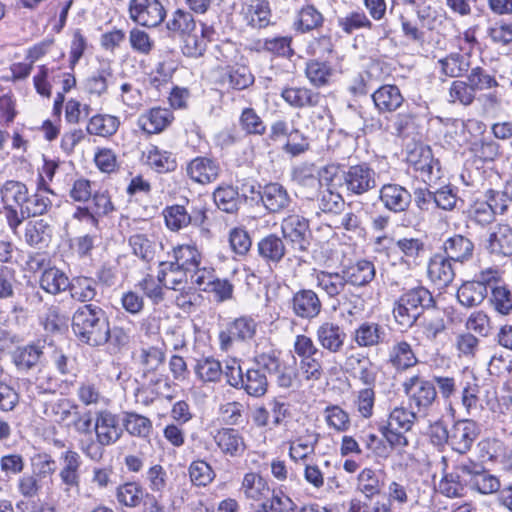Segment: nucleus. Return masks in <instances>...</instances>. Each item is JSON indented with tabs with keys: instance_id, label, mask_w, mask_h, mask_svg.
Returning a JSON list of instances; mask_svg holds the SVG:
<instances>
[{
	"instance_id": "f257e3e1",
	"label": "nucleus",
	"mask_w": 512,
	"mask_h": 512,
	"mask_svg": "<svg viewBox=\"0 0 512 512\" xmlns=\"http://www.w3.org/2000/svg\"><path fill=\"white\" fill-rule=\"evenodd\" d=\"M72 331L83 344L98 347L107 343L109 320L103 308L95 304H84L72 316Z\"/></svg>"
},
{
	"instance_id": "f03ea898",
	"label": "nucleus",
	"mask_w": 512,
	"mask_h": 512,
	"mask_svg": "<svg viewBox=\"0 0 512 512\" xmlns=\"http://www.w3.org/2000/svg\"><path fill=\"white\" fill-rule=\"evenodd\" d=\"M293 351L299 362L297 368L307 381H318L324 376L323 357L324 352L312 340L311 337L299 334L295 337Z\"/></svg>"
},
{
	"instance_id": "7ed1b4c3",
	"label": "nucleus",
	"mask_w": 512,
	"mask_h": 512,
	"mask_svg": "<svg viewBox=\"0 0 512 512\" xmlns=\"http://www.w3.org/2000/svg\"><path fill=\"white\" fill-rule=\"evenodd\" d=\"M402 387L410 408L426 418L437 399L434 383L424 377L414 375L407 378Z\"/></svg>"
},
{
	"instance_id": "20e7f679",
	"label": "nucleus",
	"mask_w": 512,
	"mask_h": 512,
	"mask_svg": "<svg viewBox=\"0 0 512 512\" xmlns=\"http://www.w3.org/2000/svg\"><path fill=\"white\" fill-rule=\"evenodd\" d=\"M341 180V186L351 196H362L377 187V173L366 162L342 170Z\"/></svg>"
},
{
	"instance_id": "39448f33",
	"label": "nucleus",
	"mask_w": 512,
	"mask_h": 512,
	"mask_svg": "<svg viewBox=\"0 0 512 512\" xmlns=\"http://www.w3.org/2000/svg\"><path fill=\"white\" fill-rule=\"evenodd\" d=\"M47 342L37 339L25 345L17 346L11 353V359L20 373H28L33 370L41 371L46 362Z\"/></svg>"
},
{
	"instance_id": "423d86ee",
	"label": "nucleus",
	"mask_w": 512,
	"mask_h": 512,
	"mask_svg": "<svg viewBox=\"0 0 512 512\" xmlns=\"http://www.w3.org/2000/svg\"><path fill=\"white\" fill-rule=\"evenodd\" d=\"M495 270L482 271L476 279L463 283L457 291L459 303L467 308L480 305L487 297L491 282L496 280Z\"/></svg>"
},
{
	"instance_id": "0eeeda50",
	"label": "nucleus",
	"mask_w": 512,
	"mask_h": 512,
	"mask_svg": "<svg viewBox=\"0 0 512 512\" xmlns=\"http://www.w3.org/2000/svg\"><path fill=\"white\" fill-rule=\"evenodd\" d=\"M337 171V166L327 165L321 170L319 175H316L311 167L302 166L293 171L292 180L304 197L312 199L321 188V178L325 181H332Z\"/></svg>"
},
{
	"instance_id": "6e6552de",
	"label": "nucleus",
	"mask_w": 512,
	"mask_h": 512,
	"mask_svg": "<svg viewBox=\"0 0 512 512\" xmlns=\"http://www.w3.org/2000/svg\"><path fill=\"white\" fill-rule=\"evenodd\" d=\"M257 330L256 321L250 316H240L226 323L219 332V343L222 351L232 348L234 342H246L251 340Z\"/></svg>"
},
{
	"instance_id": "1a4fd4ad",
	"label": "nucleus",
	"mask_w": 512,
	"mask_h": 512,
	"mask_svg": "<svg viewBox=\"0 0 512 512\" xmlns=\"http://www.w3.org/2000/svg\"><path fill=\"white\" fill-rule=\"evenodd\" d=\"M281 231L293 249L301 252L309 249L312 233L305 217L298 214L288 215L281 222Z\"/></svg>"
},
{
	"instance_id": "9d476101",
	"label": "nucleus",
	"mask_w": 512,
	"mask_h": 512,
	"mask_svg": "<svg viewBox=\"0 0 512 512\" xmlns=\"http://www.w3.org/2000/svg\"><path fill=\"white\" fill-rule=\"evenodd\" d=\"M130 19L144 27H157L165 18L166 11L160 0H130Z\"/></svg>"
},
{
	"instance_id": "9b49d317",
	"label": "nucleus",
	"mask_w": 512,
	"mask_h": 512,
	"mask_svg": "<svg viewBox=\"0 0 512 512\" xmlns=\"http://www.w3.org/2000/svg\"><path fill=\"white\" fill-rule=\"evenodd\" d=\"M93 430L98 442L103 446L114 445L123 435L119 416L106 409L95 413Z\"/></svg>"
},
{
	"instance_id": "f8f14e48",
	"label": "nucleus",
	"mask_w": 512,
	"mask_h": 512,
	"mask_svg": "<svg viewBox=\"0 0 512 512\" xmlns=\"http://www.w3.org/2000/svg\"><path fill=\"white\" fill-rule=\"evenodd\" d=\"M315 338L324 353L339 354L344 350L347 334L337 323L324 321L316 327Z\"/></svg>"
},
{
	"instance_id": "ddd939ff",
	"label": "nucleus",
	"mask_w": 512,
	"mask_h": 512,
	"mask_svg": "<svg viewBox=\"0 0 512 512\" xmlns=\"http://www.w3.org/2000/svg\"><path fill=\"white\" fill-rule=\"evenodd\" d=\"M288 305L293 314L303 320L316 318L322 310V302L312 289H299L293 293Z\"/></svg>"
},
{
	"instance_id": "4468645a",
	"label": "nucleus",
	"mask_w": 512,
	"mask_h": 512,
	"mask_svg": "<svg viewBox=\"0 0 512 512\" xmlns=\"http://www.w3.org/2000/svg\"><path fill=\"white\" fill-rule=\"evenodd\" d=\"M479 434L480 427L475 421H457L450 429L449 446L459 454H466L470 451Z\"/></svg>"
},
{
	"instance_id": "2eb2a0df",
	"label": "nucleus",
	"mask_w": 512,
	"mask_h": 512,
	"mask_svg": "<svg viewBox=\"0 0 512 512\" xmlns=\"http://www.w3.org/2000/svg\"><path fill=\"white\" fill-rule=\"evenodd\" d=\"M219 162L211 157L197 156L186 166L187 176L195 183L202 185L215 182L220 176Z\"/></svg>"
},
{
	"instance_id": "dca6fc26",
	"label": "nucleus",
	"mask_w": 512,
	"mask_h": 512,
	"mask_svg": "<svg viewBox=\"0 0 512 512\" xmlns=\"http://www.w3.org/2000/svg\"><path fill=\"white\" fill-rule=\"evenodd\" d=\"M395 249L400 253L401 263L409 268L421 265L427 254L426 243L418 237H402L395 241Z\"/></svg>"
},
{
	"instance_id": "f3484780",
	"label": "nucleus",
	"mask_w": 512,
	"mask_h": 512,
	"mask_svg": "<svg viewBox=\"0 0 512 512\" xmlns=\"http://www.w3.org/2000/svg\"><path fill=\"white\" fill-rule=\"evenodd\" d=\"M379 200L390 212L402 213L408 210L412 202V195L399 184L387 183L379 190Z\"/></svg>"
},
{
	"instance_id": "a211bd4d",
	"label": "nucleus",
	"mask_w": 512,
	"mask_h": 512,
	"mask_svg": "<svg viewBox=\"0 0 512 512\" xmlns=\"http://www.w3.org/2000/svg\"><path fill=\"white\" fill-rule=\"evenodd\" d=\"M250 193H256L253 185L250 186ZM264 207L271 213H278L286 209L291 202V198L286 190L279 183L266 184L261 191H257Z\"/></svg>"
},
{
	"instance_id": "6ab92c4d",
	"label": "nucleus",
	"mask_w": 512,
	"mask_h": 512,
	"mask_svg": "<svg viewBox=\"0 0 512 512\" xmlns=\"http://www.w3.org/2000/svg\"><path fill=\"white\" fill-rule=\"evenodd\" d=\"M375 108L380 114L393 113L404 103V96L394 84H384L371 95Z\"/></svg>"
},
{
	"instance_id": "aec40b11",
	"label": "nucleus",
	"mask_w": 512,
	"mask_h": 512,
	"mask_svg": "<svg viewBox=\"0 0 512 512\" xmlns=\"http://www.w3.org/2000/svg\"><path fill=\"white\" fill-rule=\"evenodd\" d=\"M408 161L413 165L416 171L421 173L422 177H427L429 181L440 177L439 161L434 159L429 146L416 147L410 152Z\"/></svg>"
},
{
	"instance_id": "412c9836",
	"label": "nucleus",
	"mask_w": 512,
	"mask_h": 512,
	"mask_svg": "<svg viewBox=\"0 0 512 512\" xmlns=\"http://www.w3.org/2000/svg\"><path fill=\"white\" fill-rule=\"evenodd\" d=\"M470 477V487L480 494L488 495L500 490L499 478L487 470L481 463L472 460L470 470H467Z\"/></svg>"
},
{
	"instance_id": "4be33fe9",
	"label": "nucleus",
	"mask_w": 512,
	"mask_h": 512,
	"mask_svg": "<svg viewBox=\"0 0 512 512\" xmlns=\"http://www.w3.org/2000/svg\"><path fill=\"white\" fill-rule=\"evenodd\" d=\"M281 98L294 109L312 108L320 104L323 96L307 87H284Z\"/></svg>"
},
{
	"instance_id": "5701e85b",
	"label": "nucleus",
	"mask_w": 512,
	"mask_h": 512,
	"mask_svg": "<svg viewBox=\"0 0 512 512\" xmlns=\"http://www.w3.org/2000/svg\"><path fill=\"white\" fill-rule=\"evenodd\" d=\"M342 271L351 289L367 286L376 276L374 263L366 259L344 266Z\"/></svg>"
},
{
	"instance_id": "b1692460",
	"label": "nucleus",
	"mask_w": 512,
	"mask_h": 512,
	"mask_svg": "<svg viewBox=\"0 0 512 512\" xmlns=\"http://www.w3.org/2000/svg\"><path fill=\"white\" fill-rule=\"evenodd\" d=\"M316 285L329 299H337L350 289L343 271L320 270L315 273Z\"/></svg>"
},
{
	"instance_id": "393cba45",
	"label": "nucleus",
	"mask_w": 512,
	"mask_h": 512,
	"mask_svg": "<svg viewBox=\"0 0 512 512\" xmlns=\"http://www.w3.org/2000/svg\"><path fill=\"white\" fill-rule=\"evenodd\" d=\"M387 332L376 322H363L352 333V339L361 348H370L384 344Z\"/></svg>"
},
{
	"instance_id": "a878e982",
	"label": "nucleus",
	"mask_w": 512,
	"mask_h": 512,
	"mask_svg": "<svg viewBox=\"0 0 512 512\" xmlns=\"http://www.w3.org/2000/svg\"><path fill=\"white\" fill-rule=\"evenodd\" d=\"M214 440L221 452L229 457H241L246 444L242 434L234 428H222L214 436Z\"/></svg>"
},
{
	"instance_id": "bb28decb",
	"label": "nucleus",
	"mask_w": 512,
	"mask_h": 512,
	"mask_svg": "<svg viewBox=\"0 0 512 512\" xmlns=\"http://www.w3.org/2000/svg\"><path fill=\"white\" fill-rule=\"evenodd\" d=\"M427 274L429 279L441 288L447 287L455 277L451 260L444 254L440 253H437L430 258Z\"/></svg>"
},
{
	"instance_id": "cd10ccee",
	"label": "nucleus",
	"mask_w": 512,
	"mask_h": 512,
	"mask_svg": "<svg viewBox=\"0 0 512 512\" xmlns=\"http://www.w3.org/2000/svg\"><path fill=\"white\" fill-rule=\"evenodd\" d=\"M442 249L451 261L464 263L473 257L474 243L461 234H455L443 242Z\"/></svg>"
},
{
	"instance_id": "c85d7f7f",
	"label": "nucleus",
	"mask_w": 512,
	"mask_h": 512,
	"mask_svg": "<svg viewBox=\"0 0 512 512\" xmlns=\"http://www.w3.org/2000/svg\"><path fill=\"white\" fill-rule=\"evenodd\" d=\"M220 83L234 90H244L254 83V76L246 65H227L221 70Z\"/></svg>"
},
{
	"instance_id": "c756f323",
	"label": "nucleus",
	"mask_w": 512,
	"mask_h": 512,
	"mask_svg": "<svg viewBox=\"0 0 512 512\" xmlns=\"http://www.w3.org/2000/svg\"><path fill=\"white\" fill-rule=\"evenodd\" d=\"M259 256L271 267L281 262L286 254V246L282 238L276 234L263 237L257 244Z\"/></svg>"
},
{
	"instance_id": "7c9ffc66",
	"label": "nucleus",
	"mask_w": 512,
	"mask_h": 512,
	"mask_svg": "<svg viewBox=\"0 0 512 512\" xmlns=\"http://www.w3.org/2000/svg\"><path fill=\"white\" fill-rule=\"evenodd\" d=\"M486 249L494 255L511 256L512 228L505 224L497 225L487 239Z\"/></svg>"
},
{
	"instance_id": "2f4dec72",
	"label": "nucleus",
	"mask_w": 512,
	"mask_h": 512,
	"mask_svg": "<svg viewBox=\"0 0 512 512\" xmlns=\"http://www.w3.org/2000/svg\"><path fill=\"white\" fill-rule=\"evenodd\" d=\"M174 119L173 113L165 108H152L138 118V126L148 134L163 131Z\"/></svg>"
},
{
	"instance_id": "473e14b6",
	"label": "nucleus",
	"mask_w": 512,
	"mask_h": 512,
	"mask_svg": "<svg viewBox=\"0 0 512 512\" xmlns=\"http://www.w3.org/2000/svg\"><path fill=\"white\" fill-rule=\"evenodd\" d=\"M193 370L197 380L203 385L219 383L223 377L222 364L213 356L197 359Z\"/></svg>"
},
{
	"instance_id": "72a5a7b5",
	"label": "nucleus",
	"mask_w": 512,
	"mask_h": 512,
	"mask_svg": "<svg viewBox=\"0 0 512 512\" xmlns=\"http://www.w3.org/2000/svg\"><path fill=\"white\" fill-rule=\"evenodd\" d=\"M336 302L337 306L333 307L334 310L338 308L342 317L349 323L357 319L365 311L366 307L364 298L355 293L351 288L337 298Z\"/></svg>"
},
{
	"instance_id": "f704fd0d",
	"label": "nucleus",
	"mask_w": 512,
	"mask_h": 512,
	"mask_svg": "<svg viewBox=\"0 0 512 512\" xmlns=\"http://www.w3.org/2000/svg\"><path fill=\"white\" fill-rule=\"evenodd\" d=\"M388 356V362L397 371H405L418 363L412 346L404 340L395 342L389 349Z\"/></svg>"
},
{
	"instance_id": "c9c22d12",
	"label": "nucleus",
	"mask_w": 512,
	"mask_h": 512,
	"mask_svg": "<svg viewBox=\"0 0 512 512\" xmlns=\"http://www.w3.org/2000/svg\"><path fill=\"white\" fill-rule=\"evenodd\" d=\"M334 74L335 68L327 59H313L306 63L305 75L314 87L329 85Z\"/></svg>"
},
{
	"instance_id": "e433bc0d",
	"label": "nucleus",
	"mask_w": 512,
	"mask_h": 512,
	"mask_svg": "<svg viewBox=\"0 0 512 512\" xmlns=\"http://www.w3.org/2000/svg\"><path fill=\"white\" fill-rule=\"evenodd\" d=\"M280 354L281 352L270 343H258L253 361L257 366L256 368H259L261 371L266 370L269 374H272L274 371H277L279 364L282 362Z\"/></svg>"
},
{
	"instance_id": "4c0bfd02",
	"label": "nucleus",
	"mask_w": 512,
	"mask_h": 512,
	"mask_svg": "<svg viewBox=\"0 0 512 512\" xmlns=\"http://www.w3.org/2000/svg\"><path fill=\"white\" fill-rule=\"evenodd\" d=\"M213 200L218 209L226 213H236L242 203L238 188L220 185L213 192Z\"/></svg>"
},
{
	"instance_id": "58836bf2",
	"label": "nucleus",
	"mask_w": 512,
	"mask_h": 512,
	"mask_svg": "<svg viewBox=\"0 0 512 512\" xmlns=\"http://www.w3.org/2000/svg\"><path fill=\"white\" fill-rule=\"evenodd\" d=\"M166 27L173 34L180 36L186 35L187 42L193 41L196 43V38L191 36V33L196 27V23L190 12L177 9L167 21Z\"/></svg>"
},
{
	"instance_id": "ea45409f",
	"label": "nucleus",
	"mask_w": 512,
	"mask_h": 512,
	"mask_svg": "<svg viewBox=\"0 0 512 512\" xmlns=\"http://www.w3.org/2000/svg\"><path fill=\"white\" fill-rule=\"evenodd\" d=\"M68 289L74 300L91 302L97 296V281L91 277L77 276L70 280Z\"/></svg>"
},
{
	"instance_id": "a19ab883",
	"label": "nucleus",
	"mask_w": 512,
	"mask_h": 512,
	"mask_svg": "<svg viewBox=\"0 0 512 512\" xmlns=\"http://www.w3.org/2000/svg\"><path fill=\"white\" fill-rule=\"evenodd\" d=\"M70 280L67 275L56 267L45 269L40 277V287L49 294L57 295L68 289Z\"/></svg>"
},
{
	"instance_id": "79ce46f5",
	"label": "nucleus",
	"mask_w": 512,
	"mask_h": 512,
	"mask_svg": "<svg viewBox=\"0 0 512 512\" xmlns=\"http://www.w3.org/2000/svg\"><path fill=\"white\" fill-rule=\"evenodd\" d=\"M28 194L27 186L20 181L8 180L0 188L1 201L4 206H15L20 210Z\"/></svg>"
},
{
	"instance_id": "37998d69",
	"label": "nucleus",
	"mask_w": 512,
	"mask_h": 512,
	"mask_svg": "<svg viewBox=\"0 0 512 512\" xmlns=\"http://www.w3.org/2000/svg\"><path fill=\"white\" fill-rule=\"evenodd\" d=\"M122 428L128 434L139 438H148L152 432V421L136 412H125L122 419Z\"/></svg>"
},
{
	"instance_id": "c03bdc74",
	"label": "nucleus",
	"mask_w": 512,
	"mask_h": 512,
	"mask_svg": "<svg viewBox=\"0 0 512 512\" xmlns=\"http://www.w3.org/2000/svg\"><path fill=\"white\" fill-rule=\"evenodd\" d=\"M268 379L264 372L259 368H249L243 377V389L249 396L260 398L267 393Z\"/></svg>"
},
{
	"instance_id": "a18cd8bd",
	"label": "nucleus",
	"mask_w": 512,
	"mask_h": 512,
	"mask_svg": "<svg viewBox=\"0 0 512 512\" xmlns=\"http://www.w3.org/2000/svg\"><path fill=\"white\" fill-rule=\"evenodd\" d=\"M120 125L118 117L109 114H96L87 124L86 131L90 135L108 137L114 135Z\"/></svg>"
},
{
	"instance_id": "49530a36",
	"label": "nucleus",
	"mask_w": 512,
	"mask_h": 512,
	"mask_svg": "<svg viewBox=\"0 0 512 512\" xmlns=\"http://www.w3.org/2000/svg\"><path fill=\"white\" fill-rule=\"evenodd\" d=\"M176 259L186 272L196 271L201 264V254L195 245L181 244L168 254Z\"/></svg>"
},
{
	"instance_id": "de8ad7c7",
	"label": "nucleus",
	"mask_w": 512,
	"mask_h": 512,
	"mask_svg": "<svg viewBox=\"0 0 512 512\" xmlns=\"http://www.w3.org/2000/svg\"><path fill=\"white\" fill-rule=\"evenodd\" d=\"M52 237V228L44 219L29 221L25 228V240L30 246H44Z\"/></svg>"
},
{
	"instance_id": "09e8293b",
	"label": "nucleus",
	"mask_w": 512,
	"mask_h": 512,
	"mask_svg": "<svg viewBox=\"0 0 512 512\" xmlns=\"http://www.w3.org/2000/svg\"><path fill=\"white\" fill-rule=\"evenodd\" d=\"M52 193L49 188H45L44 191L40 189L33 195L28 194V197L21 207V212L24 216L35 217L44 215L52 207V201L44 193Z\"/></svg>"
},
{
	"instance_id": "8fccbe9b",
	"label": "nucleus",
	"mask_w": 512,
	"mask_h": 512,
	"mask_svg": "<svg viewBox=\"0 0 512 512\" xmlns=\"http://www.w3.org/2000/svg\"><path fill=\"white\" fill-rule=\"evenodd\" d=\"M129 246L132 253L146 263L154 260L156 254V242L148 235L136 233L129 237Z\"/></svg>"
},
{
	"instance_id": "3c124183",
	"label": "nucleus",
	"mask_w": 512,
	"mask_h": 512,
	"mask_svg": "<svg viewBox=\"0 0 512 512\" xmlns=\"http://www.w3.org/2000/svg\"><path fill=\"white\" fill-rule=\"evenodd\" d=\"M441 72L451 78L462 76L470 68L469 56L457 52L450 53L438 61Z\"/></svg>"
},
{
	"instance_id": "603ef678",
	"label": "nucleus",
	"mask_w": 512,
	"mask_h": 512,
	"mask_svg": "<svg viewBox=\"0 0 512 512\" xmlns=\"http://www.w3.org/2000/svg\"><path fill=\"white\" fill-rule=\"evenodd\" d=\"M424 418L422 415H418L409 405L407 407L400 406L395 407L390 412L387 424L403 432H408L417 421Z\"/></svg>"
},
{
	"instance_id": "864d4df0",
	"label": "nucleus",
	"mask_w": 512,
	"mask_h": 512,
	"mask_svg": "<svg viewBox=\"0 0 512 512\" xmlns=\"http://www.w3.org/2000/svg\"><path fill=\"white\" fill-rule=\"evenodd\" d=\"M248 23L254 28L266 27L270 22V7L267 0H250L245 10Z\"/></svg>"
},
{
	"instance_id": "5fc2aeb1",
	"label": "nucleus",
	"mask_w": 512,
	"mask_h": 512,
	"mask_svg": "<svg viewBox=\"0 0 512 512\" xmlns=\"http://www.w3.org/2000/svg\"><path fill=\"white\" fill-rule=\"evenodd\" d=\"M137 362L142 366L144 376L155 372L164 362L165 353L161 348L155 346L143 347L136 354Z\"/></svg>"
},
{
	"instance_id": "6e6d98bb",
	"label": "nucleus",
	"mask_w": 512,
	"mask_h": 512,
	"mask_svg": "<svg viewBox=\"0 0 512 512\" xmlns=\"http://www.w3.org/2000/svg\"><path fill=\"white\" fill-rule=\"evenodd\" d=\"M239 126L246 135L262 136L267 130L261 116L251 107H246L241 111Z\"/></svg>"
},
{
	"instance_id": "4d7b16f0",
	"label": "nucleus",
	"mask_w": 512,
	"mask_h": 512,
	"mask_svg": "<svg viewBox=\"0 0 512 512\" xmlns=\"http://www.w3.org/2000/svg\"><path fill=\"white\" fill-rule=\"evenodd\" d=\"M338 26L348 35L360 29L371 30L374 25L362 10L351 11L344 16L338 17Z\"/></svg>"
},
{
	"instance_id": "13d9d810",
	"label": "nucleus",
	"mask_w": 512,
	"mask_h": 512,
	"mask_svg": "<svg viewBox=\"0 0 512 512\" xmlns=\"http://www.w3.org/2000/svg\"><path fill=\"white\" fill-rule=\"evenodd\" d=\"M324 17L313 5H306L298 12V18L295 22L296 30L306 33L317 29L323 25Z\"/></svg>"
},
{
	"instance_id": "bf43d9fd",
	"label": "nucleus",
	"mask_w": 512,
	"mask_h": 512,
	"mask_svg": "<svg viewBox=\"0 0 512 512\" xmlns=\"http://www.w3.org/2000/svg\"><path fill=\"white\" fill-rule=\"evenodd\" d=\"M393 313L396 322L403 327H411L421 316L419 308H415L403 294L395 303Z\"/></svg>"
},
{
	"instance_id": "052dcab7",
	"label": "nucleus",
	"mask_w": 512,
	"mask_h": 512,
	"mask_svg": "<svg viewBox=\"0 0 512 512\" xmlns=\"http://www.w3.org/2000/svg\"><path fill=\"white\" fill-rule=\"evenodd\" d=\"M496 283L497 279L489 286L490 302L498 313L507 315L512 311V293L506 286L496 285Z\"/></svg>"
},
{
	"instance_id": "680f3d73",
	"label": "nucleus",
	"mask_w": 512,
	"mask_h": 512,
	"mask_svg": "<svg viewBox=\"0 0 512 512\" xmlns=\"http://www.w3.org/2000/svg\"><path fill=\"white\" fill-rule=\"evenodd\" d=\"M292 38L288 36H279L266 38L257 42L258 50L267 51L277 56L290 58L294 52L291 48Z\"/></svg>"
},
{
	"instance_id": "e2e57ef3",
	"label": "nucleus",
	"mask_w": 512,
	"mask_h": 512,
	"mask_svg": "<svg viewBox=\"0 0 512 512\" xmlns=\"http://www.w3.org/2000/svg\"><path fill=\"white\" fill-rule=\"evenodd\" d=\"M165 223L171 231H179L190 225L187 209L182 205L168 206L163 210Z\"/></svg>"
},
{
	"instance_id": "0e129e2a",
	"label": "nucleus",
	"mask_w": 512,
	"mask_h": 512,
	"mask_svg": "<svg viewBox=\"0 0 512 512\" xmlns=\"http://www.w3.org/2000/svg\"><path fill=\"white\" fill-rule=\"evenodd\" d=\"M296 503L287 495L280 492L262 502L255 512H296Z\"/></svg>"
},
{
	"instance_id": "69168bd1",
	"label": "nucleus",
	"mask_w": 512,
	"mask_h": 512,
	"mask_svg": "<svg viewBox=\"0 0 512 512\" xmlns=\"http://www.w3.org/2000/svg\"><path fill=\"white\" fill-rule=\"evenodd\" d=\"M116 498L119 504L123 506L136 507L142 501L143 489L135 482H128L117 488Z\"/></svg>"
},
{
	"instance_id": "338daca9",
	"label": "nucleus",
	"mask_w": 512,
	"mask_h": 512,
	"mask_svg": "<svg viewBox=\"0 0 512 512\" xmlns=\"http://www.w3.org/2000/svg\"><path fill=\"white\" fill-rule=\"evenodd\" d=\"M471 151L484 162H492L500 156V145L491 138L482 137L471 144Z\"/></svg>"
},
{
	"instance_id": "774afa93",
	"label": "nucleus",
	"mask_w": 512,
	"mask_h": 512,
	"mask_svg": "<svg viewBox=\"0 0 512 512\" xmlns=\"http://www.w3.org/2000/svg\"><path fill=\"white\" fill-rule=\"evenodd\" d=\"M148 164L158 172H169L176 169L177 163L170 152L161 151L153 146L147 155Z\"/></svg>"
}]
</instances>
